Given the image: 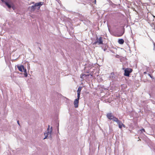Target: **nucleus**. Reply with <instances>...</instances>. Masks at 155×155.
Here are the masks:
<instances>
[{"label": "nucleus", "mask_w": 155, "mask_h": 155, "mask_svg": "<svg viewBox=\"0 0 155 155\" xmlns=\"http://www.w3.org/2000/svg\"><path fill=\"white\" fill-rule=\"evenodd\" d=\"M43 4V2H40L39 3H36L34 6H32L31 7H29V8H30L31 11L33 12L36 9V7H37L38 9V10L41 5Z\"/></svg>", "instance_id": "obj_1"}, {"label": "nucleus", "mask_w": 155, "mask_h": 155, "mask_svg": "<svg viewBox=\"0 0 155 155\" xmlns=\"http://www.w3.org/2000/svg\"><path fill=\"white\" fill-rule=\"evenodd\" d=\"M50 127V126H48V132L47 133H44V135L45 136V137L44 138V139H45L47 138L48 137L49 138H51V132H52V127H51V129L49 130V128Z\"/></svg>", "instance_id": "obj_2"}, {"label": "nucleus", "mask_w": 155, "mask_h": 155, "mask_svg": "<svg viewBox=\"0 0 155 155\" xmlns=\"http://www.w3.org/2000/svg\"><path fill=\"white\" fill-rule=\"evenodd\" d=\"M132 70L131 68H127L124 70V75L126 76H129L130 73L132 72Z\"/></svg>", "instance_id": "obj_3"}, {"label": "nucleus", "mask_w": 155, "mask_h": 155, "mask_svg": "<svg viewBox=\"0 0 155 155\" xmlns=\"http://www.w3.org/2000/svg\"><path fill=\"white\" fill-rule=\"evenodd\" d=\"M17 67L18 68L19 71L21 72L23 71H24V70L26 69V68H25L24 66L22 65L20 66L17 65Z\"/></svg>", "instance_id": "obj_4"}, {"label": "nucleus", "mask_w": 155, "mask_h": 155, "mask_svg": "<svg viewBox=\"0 0 155 155\" xmlns=\"http://www.w3.org/2000/svg\"><path fill=\"white\" fill-rule=\"evenodd\" d=\"M79 100L78 99H75L74 101V106L75 108L78 107V106Z\"/></svg>", "instance_id": "obj_5"}, {"label": "nucleus", "mask_w": 155, "mask_h": 155, "mask_svg": "<svg viewBox=\"0 0 155 155\" xmlns=\"http://www.w3.org/2000/svg\"><path fill=\"white\" fill-rule=\"evenodd\" d=\"M117 124H118L119 127L120 128H121L122 127H125V126L120 121H119Z\"/></svg>", "instance_id": "obj_6"}, {"label": "nucleus", "mask_w": 155, "mask_h": 155, "mask_svg": "<svg viewBox=\"0 0 155 155\" xmlns=\"http://www.w3.org/2000/svg\"><path fill=\"white\" fill-rule=\"evenodd\" d=\"M95 43H98L99 44H101L103 43L102 38L101 37H100L98 41H97L95 42Z\"/></svg>", "instance_id": "obj_7"}, {"label": "nucleus", "mask_w": 155, "mask_h": 155, "mask_svg": "<svg viewBox=\"0 0 155 155\" xmlns=\"http://www.w3.org/2000/svg\"><path fill=\"white\" fill-rule=\"evenodd\" d=\"M107 117L109 119L111 120L113 117V116L111 113H108L107 114Z\"/></svg>", "instance_id": "obj_8"}, {"label": "nucleus", "mask_w": 155, "mask_h": 155, "mask_svg": "<svg viewBox=\"0 0 155 155\" xmlns=\"http://www.w3.org/2000/svg\"><path fill=\"white\" fill-rule=\"evenodd\" d=\"M124 42V41L123 39H119L118 41V42L119 44L121 45L123 44Z\"/></svg>", "instance_id": "obj_9"}, {"label": "nucleus", "mask_w": 155, "mask_h": 155, "mask_svg": "<svg viewBox=\"0 0 155 155\" xmlns=\"http://www.w3.org/2000/svg\"><path fill=\"white\" fill-rule=\"evenodd\" d=\"M112 119L114 121L116 122L117 123H118L120 121L118 119L115 117H113Z\"/></svg>", "instance_id": "obj_10"}, {"label": "nucleus", "mask_w": 155, "mask_h": 155, "mask_svg": "<svg viewBox=\"0 0 155 155\" xmlns=\"http://www.w3.org/2000/svg\"><path fill=\"white\" fill-rule=\"evenodd\" d=\"M23 71L24 72V75L25 76V77H27L28 76V74H27V72L26 69L25 70H24V71Z\"/></svg>", "instance_id": "obj_11"}, {"label": "nucleus", "mask_w": 155, "mask_h": 155, "mask_svg": "<svg viewBox=\"0 0 155 155\" xmlns=\"http://www.w3.org/2000/svg\"><path fill=\"white\" fill-rule=\"evenodd\" d=\"M81 87H79L77 91V93H81Z\"/></svg>", "instance_id": "obj_12"}, {"label": "nucleus", "mask_w": 155, "mask_h": 155, "mask_svg": "<svg viewBox=\"0 0 155 155\" xmlns=\"http://www.w3.org/2000/svg\"><path fill=\"white\" fill-rule=\"evenodd\" d=\"M5 3L9 8H10L11 7V6L8 4L7 2H5Z\"/></svg>", "instance_id": "obj_13"}, {"label": "nucleus", "mask_w": 155, "mask_h": 155, "mask_svg": "<svg viewBox=\"0 0 155 155\" xmlns=\"http://www.w3.org/2000/svg\"><path fill=\"white\" fill-rule=\"evenodd\" d=\"M80 93H77V98L76 99H78L79 100L80 97Z\"/></svg>", "instance_id": "obj_14"}, {"label": "nucleus", "mask_w": 155, "mask_h": 155, "mask_svg": "<svg viewBox=\"0 0 155 155\" xmlns=\"http://www.w3.org/2000/svg\"><path fill=\"white\" fill-rule=\"evenodd\" d=\"M140 130V131H141V132H145V130L143 128L142 129H141Z\"/></svg>", "instance_id": "obj_15"}, {"label": "nucleus", "mask_w": 155, "mask_h": 155, "mask_svg": "<svg viewBox=\"0 0 155 155\" xmlns=\"http://www.w3.org/2000/svg\"><path fill=\"white\" fill-rule=\"evenodd\" d=\"M149 76L150 77H151V76L150 75V74H149Z\"/></svg>", "instance_id": "obj_16"}, {"label": "nucleus", "mask_w": 155, "mask_h": 155, "mask_svg": "<svg viewBox=\"0 0 155 155\" xmlns=\"http://www.w3.org/2000/svg\"><path fill=\"white\" fill-rule=\"evenodd\" d=\"M18 123L19 124V122L18 121Z\"/></svg>", "instance_id": "obj_17"}, {"label": "nucleus", "mask_w": 155, "mask_h": 155, "mask_svg": "<svg viewBox=\"0 0 155 155\" xmlns=\"http://www.w3.org/2000/svg\"><path fill=\"white\" fill-rule=\"evenodd\" d=\"M58 130H59V128H58Z\"/></svg>", "instance_id": "obj_18"}, {"label": "nucleus", "mask_w": 155, "mask_h": 155, "mask_svg": "<svg viewBox=\"0 0 155 155\" xmlns=\"http://www.w3.org/2000/svg\"><path fill=\"white\" fill-rule=\"evenodd\" d=\"M95 2H96V0H95Z\"/></svg>", "instance_id": "obj_19"}]
</instances>
